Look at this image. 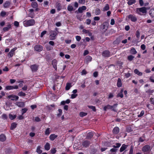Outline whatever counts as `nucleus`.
Listing matches in <instances>:
<instances>
[{"mask_svg":"<svg viewBox=\"0 0 154 154\" xmlns=\"http://www.w3.org/2000/svg\"><path fill=\"white\" fill-rule=\"evenodd\" d=\"M147 8L145 7L137 8L136 12L137 14L141 16L145 15L147 13Z\"/></svg>","mask_w":154,"mask_h":154,"instance_id":"f257e3e1","label":"nucleus"},{"mask_svg":"<svg viewBox=\"0 0 154 154\" xmlns=\"http://www.w3.org/2000/svg\"><path fill=\"white\" fill-rule=\"evenodd\" d=\"M35 23V21L34 19H31L27 20H26L23 22V24L25 27L34 25Z\"/></svg>","mask_w":154,"mask_h":154,"instance_id":"f03ea898","label":"nucleus"},{"mask_svg":"<svg viewBox=\"0 0 154 154\" xmlns=\"http://www.w3.org/2000/svg\"><path fill=\"white\" fill-rule=\"evenodd\" d=\"M117 104H114L113 106H111L108 105L107 106H105L103 108V109L104 111H106L107 109H111L113 111L116 112V108Z\"/></svg>","mask_w":154,"mask_h":154,"instance_id":"7ed1b4c3","label":"nucleus"},{"mask_svg":"<svg viewBox=\"0 0 154 154\" xmlns=\"http://www.w3.org/2000/svg\"><path fill=\"white\" fill-rule=\"evenodd\" d=\"M57 34V33L56 31L53 30L51 31L50 32V35L49 36L50 40H54L55 39Z\"/></svg>","mask_w":154,"mask_h":154,"instance_id":"20e7f679","label":"nucleus"},{"mask_svg":"<svg viewBox=\"0 0 154 154\" xmlns=\"http://www.w3.org/2000/svg\"><path fill=\"white\" fill-rule=\"evenodd\" d=\"M87 9L86 7L85 6H82V7H79L78 9L76 11L75 13L77 14L78 13H82L85 10H86Z\"/></svg>","mask_w":154,"mask_h":154,"instance_id":"39448f33","label":"nucleus"},{"mask_svg":"<svg viewBox=\"0 0 154 154\" xmlns=\"http://www.w3.org/2000/svg\"><path fill=\"white\" fill-rule=\"evenodd\" d=\"M127 17L133 22H135L137 20V17L133 15L130 14Z\"/></svg>","mask_w":154,"mask_h":154,"instance_id":"423d86ee","label":"nucleus"},{"mask_svg":"<svg viewBox=\"0 0 154 154\" xmlns=\"http://www.w3.org/2000/svg\"><path fill=\"white\" fill-rule=\"evenodd\" d=\"M34 48L35 51L39 52L42 50L43 47L40 45H37L35 46Z\"/></svg>","mask_w":154,"mask_h":154,"instance_id":"0eeeda50","label":"nucleus"},{"mask_svg":"<svg viewBox=\"0 0 154 154\" xmlns=\"http://www.w3.org/2000/svg\"><path fill=\"white\" fill-rule=\"evenodd\" d=\"M109 26V23L107 22H105L100 26V27L102 29H105L104 32H105L107 30Z\"/></svg>","mask_w":154,"mask_h":154,"instance_id":"6e6552de","label":"nucleus"},{"mask_svg":"<svg viewBox=\"0 0 154 154\" xmlns=\"http://www.w3.org/2000/svg\"><path fill=\"white\" fill-rule=\"evenodd\" d=\"M151 149L150 146L148 145H146L142 148V151L144 152H146L149 151Z\"/></svg>","mask_w":154,"mask_h":154,"instance_id":"1a4fd4ad","label":"nucleus"},{"mask_svg":"<svg viewBox=\"0 0 154 154\" xmlns=\"http://www.w3.org/2000/svg\"><path fill=\"white\" fill-rule=\"evenodd\" d=\"M8 98L12 100H17L19 99V97L15 95H11L8 96Z\"/></svg>","mask_w":154,"mask_h":154,"instance_id":"9d476101","label":"nucleus"},{"mask_svg":"<svg viewBox=\"0 0 154 154\" xmlns=\"http://www.w3.org/2000/svg\"><path fill=\"white\" fill-rule=\"evenodd\" d=\"M17 49V48H14L11 49L8 54V56L10 57H12L15 51Z\"/></svg>","mask_w":154,"mask_h":154,"instance_id":"9b49d317","label":"nucleus"},{"mask_svg":"<svg viewBox=\"0 0 154 154\" xmlns=\"http://www.w3.org/2000/svg\"><path fill=\"white\" fill-rule=\"evenodd\" d=\"M102 55L104 57H108L110 56V53L109 51H104L102 53Z\"/></svg>","mask_w":154,"mask_h":154,"instance_id":"f8f14e48","label":"nucleus"},{"mask_svg":"<svg viewBox=\"0 0 154 154\" xmlns=\"http://www.w3.org/2000/svg\"><path fill=\"white\" fill-rule=\"evenodd\" d=\"M57 61L56 59L53 60L52 61V64L55 70H57Z\"/></svg>","mask_w":154,"mask_h":154,"instance_id":"ddd939ff","label":"nucleus"},{"mask_svg":"<svg viewBox=\"0 0 154 154\" xmlns=\"http://www.w3.org/2000/svg\"><path fill=\"white\" fill-rule=\"evenodd\" d=\"M11 27L12 25L11 24H8L7 26L3 28V30L5 32L8 31L11 28Z\"/></svg>","mask_w":154,"mask_h":154,"instance_id":"4468645a","label":"nucleus"},{"mask_svg":"<svg viewBox=\"0 0 154 154\" xmlns=\"http://www.w3.org/2000/svg\"><path fill=\"white\" fill-rule=\"evenodd\" d=\"M38 66L36 64L32 65L30 66V68L32 71L35 72L38 70Z\"/></svg>","mask_w":154,"mask_h":154,"instance_id":"2eb2a0df","label":"nucleus"},{"mask_svg":"<svg viewBox=\"0 0 154 154\" xmlns=\"http://www.w3.org/2000/svg\"><path fill=\"white\" fill-rule=\"evenodd\" d=\"M15 104L19 107H23L25 106L24 103L22 102H17Z\"/></svg>","mask_w":154,"mask_h":154,"instance_id":"dca6fc26","label":"nucleus"},{"mask_svg":"<svg viewBox=\"0 0 154 154\" xmlns=\"http://www.w3.org/2000/svg\"><path fill=\"white\" fill-rule=\"evenodd\" d=\"M128 145L123 144L120 148V152H122L125 150L128 147Z\"/></svg>","mask_w":154,"mask_h":154,"instance_id":"f3484780","label":"nucleus"},{"mask_svg":"<svg viewBox=\"0 0 154 154\" xmlns=\"http://www.w3.org/2000/svg\"><path fill=\"white\" fill-rule=\"evenodd\" d=\"M67 9L69 11H75V9L73 8L72 5L71 4H70L68 5Z\"/></svg>","mask_w":154,"mask_h":154,"instance_id":"a211bd4d","label":"nucleus"},{"mask_svg":"<svg viewBox=\"0 0 154 154\" xmlns=\"http://www.w3.org/2000/svg\"><path fill=\"white\" fill-rule=\"evenodd\" d=\"M119 131V127H115L112 130V132L114 134H117Z\"/></svg>","mask_w":154,"mask_h":154,"instance_id":"6ab92c4d","label":"nucleus"},{"mask_svg":"<svg viewBox=\"0 0 154 154\" xmlns=\"http://www.w3.org/2000/svg\"><path fill=\"white\" fill-rule=\"evenodd\" d=\"M58 136L55 135V134H52L50 135L49 136L50 139L51 140L53 141Z\"/></svg>","mask_w":154,"mask_h":154,"instance_id":"aec40b11","label":"nucleus"},{"mask_svg":"<svg viewBox=\"0 0 154 154\" xmlns=\"http://www.w3.org/2000/svg\"><path fill=\"white\" fill-rule=\"evenodd\" d=\"M90 144V142L88 140H85L82 143V145L84 147H86L88 146Z\"/></svg>","mask_w":154,"mask_h":154,"instance_id":"412c9836","label":"nucleus"},{"mask_svg":"<svg viewBox=\"0 0 154 154\" xmlns=\"http://www.w3.org/2000/svg\"><path fill=\"white\" fill-rule=\"evenodd\" d=\"M6 138L5 136L3 134H2L0 135V141L2 142H4L6 140Z\"/></svg>","mask_w":154,"mask_h":154,"instance_id":"4be33fe9","label":"nucleus"},{"mask_svg":"<svg viewBox=\"0 0 154 154\" xmlns=\"http://www.w3.org/2000/svg\"><path fill=\"white\" fill-rule=\"evenodd\" d=\"M94 133L92 132H89L87 134L86 138L88 139H91L93 136Z\"/></svg>","mask_w":154,"mask_h":154,"instance_id":"5701e85b","label":"nucleus"},{"mask_svg":"<svg viewBox=\"0 0 154 154\" xmlns=\"http://www.w3.org/2000/svg\"><path fill=\"white\" fill-rule=\"evenodd\" d=\"M92 60V57L89 56H87L85 58V61L86 63L87 64H88V63L89 62L91 61Z\"/></svg>","mask_w":154,"mask_h":154,"instance_id":"b1692460","label":"nucleus"},{"mask_svg":"<svg viewBox=\"0 0 154 154\" xmlns=\"http://www.w3.org/2000/svg\"><path fill=\"white\" fill-rule=\"evenodd\" d=\"M51 132V129L50 128H47L45 132V135L48 136Z\"/></svg>","mask_w":154,"mask_h":154,"instance_id":"393cba45","label":"nucleus"},{"mask_svg":"<svg viewBox=\"0 0 154 154\" xmlns=\"http://www.w3.org/2000/svg\"><path fill=\"white\" fill-rule=\"evenodd\" d=\"M45 149L46 150H49L50 148V145L48 143H47L44 146Z\"/></svg>","mask_w":154,"mask_h":154,"instance_id":"a878e982","label":"nucleus"},{"mask_svg":"<svg viewBox=\"0 0 154 154\" xmlns=\"http://www.w3.org/2000/svg\"><path fill=\"white\" fill-rule=\"evenodd\" d=\"M117 85L118 87H120L122 86V81L120 78L118 79Z\"/></svg>","mask_w":154,"mask_h":154,"instance_id":"bb28decb","label":"nucleus"},{"mask_svg":"<svg viewBox=\"0 0 154 154\" xmlns=\"http://www.w3.org/2000/svg\"><path fill=\"white\" fill-rule=\"evenodd\" d=\"M11 2L9 1H6L4 4V7L5 8H8L10 5Z\"/></svg>","mask_w":154,"mask_h":154,"instance_id":"cd10ccee","label":"nucleus"},{"mask_svg":"<svg viewBox=\"0 0 154 154\" xmlns=\"http://www.w3.org/2000/svg\"><path fill=\"white\" fill-rule=\"evenodd\" d=\"M134 72L135 74L140 76H142L143 75V73L141 72H140L137 69H134Z\"/></svg>","mask_w":154,"mask_h":154,"instance_id":"c85d7f7f","label":"nucleus"},{"mask_svg":"<svg viewBox=\"0 0 154 154\" xmlns=\"http://www.w3.org/2000/svg\"><path fill=\"white\" fill-rule=\"evenodd\" d=\"M150 15L152 17H154V8L151 9L149 11Z\"/></svg>","mask_w":154,"mask_h":154,"instance_id":"c756f323","label":"nucleus"},{"mask_svg":"<svg viewBox=\"0 0 154 154\" xmlns=\"http://www.w3.org/2000/svg\"><path fill=\"white\" fill-rule=\"evenodd\" d=\"M32 7L33 8H36L38 7V5L36 2H33L31 4Z\"/></svg>","mask_w":154,"mask_h":154,"instance_id":"7c9ffc66","label":"nucleus"},{"mask_svg":"<svg viewBox=\"0 0 154 154\" xmlns=\"http://www.w3.org/2000/svg\"><path fill=\"white\" fill-rule=\"evenodd\" d=\"M131 54H135L137 53V51L134 48H132L130 50Z\"/></svg>","mask_w":154,"mask_h":154,"instance_id":"2f4dec72","label":"nucleus"},{"mask_svg":"<svg viewBox=\"0 0 154 154\" xmlns=\"http://www.w3.org/2000/svg\"><path fill=\"white\" fill-rule=\"evenodd\" d=\"M127 4L129 5H131L136 2L135 0H128Z\"/></svg>","mask_w":154,"mask_h":154,"instance_id":"473e14b6","label":"nucleus"},{"mask_svg":"<svg viewBox=\"0 0 154 154\" xmlns=\"http://www.w3.org/2000/svg\"><path fill=\"white\" fill-rule=\"evenodd\" d=\"M17 125V124L15 122L12 123L11 126V129L13 130L15 129Z\"/></svg>","mask_w":154,"mask_h":154,"instance_id":"72a5a7b5","label":"nucleus"},{"mask_svg":"<svg viewBox=\"0 0 154 154\" xmlns=\"http://www.w3.org/2000/svg\"><path fill=\"white\" fill-rule=\"evenodd\" d=\"M109 5L108 4H106L105 6L104 7L103 9V11H105L108 10L109 9Z\"/></svg>","mask_w":154,"mask_h":154,"instance_id":"f704fd0d","label":"nucleus"},{"mask_svg":"<svg viewBox=\"0 0 154 154\" xmlns=\"http://www.w3.org/2000/svg\"><path fill=\"white\" fill-rule=\"evenodd\" d=\"M72 87V85H71V84L70 83H67L66 84V90H69L70 88Z\"/></svg>","mask_w":154,"mask_h":154,"instance_id":"c9c22d12","label":"nucleus"},{"mask_svg":"<svg viewBox=\"0 0 154 154\" xmlns=\"http://www.w3.org/2000/svg\"><path fill=\"white\" fill-rule=\"evenodd\" d=\"M41 147L40 146H38L36 149L37 152L39 154H41L42 152V151L41 149Z\"/></svg>","mask_w":154,"mask_h":154,"instance_id":"e433bc0d","label":"nucleus"},{"mask_svg":"<svg viewBox=\"0 0 154 154\" xmlns=\"http://www.w3.org/2000/svg\"><path fill=\"white\" fill-rule=\"evenodd\" d=\"M13 86L11 85H8L6 86L5 89L6 90H9L13 89Z\"/></svg>","mask_w":154,"mask_h":154,"instance_id":"4c0bfd02","label":"nucleus"},{"mask_svg":"<svg viewBox=\"0 0 154 154\" xmlns=\"http://www.w3.org/2000/svg\"><path fill=\"white\" fill-rule=\"evenodd\" d=\"M16 115H12L11 114H10L9 115V118L11 120H13L15 119L16 117Z\"/></svg>","mask_w":154,"mask_h":154,"instance_id":"58836bf2","label":"nucleus"},{"mask_svg":"<svg viewBox=\"0 0 154 154\" xmlns=\"http://www.w3.org/2000/svg\"><path fill=\"white\" fill-rule=\"evenodd\" d=\"M121 146V144L120 143H117L115 144V145H113L112 146L113 148H115L116 149H118Z\"/></svg>","mask_w":154,"mask_h":154,"instance_id":"ea45409f","label":"nucleus"},{"mask_svg":"<svg viewBox=\"0 0 154 154\" xmlns=\"http://www.w3.org/2000/svg\"><path fill=\"white\" fill-rule=\"evenodd\" d=\"M88 107L89 108L92 109L95 112L96 111V109L95 106H88Z\"/></svg>","mask_w":154,"mask_h":154,"instance_id":"a19ab883","label":"nucleus"},{"mask_svg":"<svg viewBox=\"0 0 154 154\" xmlns=\"http://www.w3.org/2000/svg\"><path fill=\"white\" fill-rule=\"evenodd\" d=\"M18 96H20L24 97L25 96L26 94L25 93H24L22 91H21L18 93Z\"/></svg>","mask_w":154,"mask_h":154,"instance_id":"79ce46f5","label":"nucleus"},{"mask_svg":"<svg viewBox=\"0 0 154 154\" xmlns=\"http://www.w3.org/2000/svg\"><path fill=\"white\" fill-rule=\"evenodd\" d=\"M118 150V149L115 148H112L111 149L110 151L111 152L114 153H116Z\"/></svg>","mask_w":154,"mask_h":154,"instance_id":"37998d69","label":"nucleus"},{"mask_svg":"<svg viewBox=\"0 0 154 154\" xmlns=\"http://www.w3.org/2000/svg\"><path fill=\"white\" fill-rule=\"evenodd\" d=\"M134 57L132 55H130L128 57V59L129 61L132 60Z\"/></svg>","mask_w":154,"mask_h":154,"instance_id":"c03bdc74","label":"nucleus"},{"mask_svg":"<svg viewBox=\"0 0 154 154\" xmlns=\"http://www.w3.org/2000/svg\"><path fill=\"white\" fill-rule=\"evenodd\" d=\"M87 115V113L83 112H80L79 113V115L81 117H83L84 116H86Z\"/></svg>","mask_w":154,"mask_h":154,"instance_id":"a18cd8bd","label":"nucleus"},{"mask_svg":"<svg viewBox=\"0 0 154 154\" xmlns=\"http://www.w3.org/2000/svg\"><path fill=\"white\" fill-rule=\"evenodd\" d=\"M100 13V11L99 9H97L95 11V14L96 15H99Z\"/></svg>","mask_w":154,"mask_h":154,"instance_id":"49530a36","label":"nucleus"},{"mask_svg":"<svg viewBox=\"0 0 154 154\" xmlns=\"http://www.w3.org/2000/svg\"><path fill=\"white\" fill-rule=\"evenodd\" d=\"M59 113L57 114V116L58 117H60L62 113V110L61 109H59L58 110Z\"/></svg>","mask_w":154,"mask_h":154,"instance_id":"de8ad7c7","label":"nucleus"},{"mask_svg":"<svg viewBox=\"0 0 154 154\" xmlns=\"http://www.w3.org/2000/svg\"><path fill=\"white\" fill-rule=\"evenodd\" d=\"M154 92V90H151L150 89H149L148 90H147L146 92L149 94H152Z\"/></svg>","mask_w":154,"mask_h":154,"instance_id":"09e8293b","label":"nucleus"},{"mask_svg":"<svg viewBox=\"0 0 154 154\" xmlns=\"http://www.w3.org/2000/svg\"><path fill=\"white\" fill-rule=\"evenodd\" d=\"M46 48L47 50L48 51H50L52 49V48L50 45H46Z\"/></svg>","mask_w":154,"mask_h":154,"instance_id":"8fccbe9b","label":"nucleus"},{"mask_svg":"<svg viewBox=\"0 0 154 154\" xmlns=\"http://www.w3.org/2000/svg\"><path fill=\"white\" fill-rule=\"evenodd\" d=\"M144 111L143 110H142L141 111L140 114L138 115L137 116L138 117H142L144 115Z\"/></svg>","mask_w":154,"mask_h":154,"instance_id":"3c124183","label":"nucleus"},{"mask_svg":"<svg viewBox=\"0 0 154 154\" xmlns=\"http://www.w3.org/2000/svg\"><path fill=\"white\" fill-rule=\"evenodd\" d=\"M27 110L28 109L27 108H24L22 109V114L23 115L24 113H26Z\"/></svg>","mask_w":154,"mask_h":154,"instance_id":"603ef678","label":"nucleus"},{"mask_svg":"<svg viewBox=\"0 0 154 154\" xmlns=\"http://www.w3.org/2000/svg\"><path fill=\"white\" fill-rule=\"evenodd\" d=\"M136 35L137 38H139L140 36V32L138 30H137L136 32Z\"/></svg>","mask_w":154,"mask_h":154,"instance_id":"864d4df0","label":"nucleus"},{"mask_svg":"<svg viewBox=\"0 0 154 154\" xmlns=\"http://www.w3.org/2000/svg\"><path fill=\"white\" fill-rule=\"evenodd\" d=\"M7 117V115L5 114H3L2 116V118L3 119H6Z\"/></svg>","mask_w":154,"mask_h":154,"instance_id":"5fc2aeb1","label":"nucleus"},{"mask_svg":"<svg viewBox=\"0 0 154 154\" xmlns=\"http://www.w3.org/2000/svg\"><path fill=\"white\" fill-rule=\"evenodd\" d=\"M14 25L15 26L18 27L19 25V23L17 21H15L14 23Z\"/></svg>","mask_w":154,"mask_h":154,"instance_id":"6e6d98bb","label":"nucleus"},{"mask_svg":"<svg viewBox=\"0 0 154 154\" xmlns=\"http://www.w3.org/2000/svg\"><path fill=\"white\" fill-rule=\"evenodd\" d=\"M133 154V147L132 146H131L129 151V154Z\"/></svg>","mask_w":154,"mask_h":154,"instance_id":"4d7b16f0","label":"nucleus"},{"mask_svg":"<svg viewBox=\"0 0 154 154\" xmlns=\"http://www.w3.org/2000/svg\"><path fill=\"white\" fill-rule=\"evenodd\" d=\"M77 94H72L71 95V99H74L77 96Z\"/></svg>","mask_w":154,"mask_h":154,"instance_id":"13d9d810","label":"nucleus"},{"mask_svg":"<svg viewBox=\"0 0 154 154\" xmlns=\"http://www.w3.org/2000/svg\"><path fill=\"white\" fill-rule=\"evenodd\" d=\"M75 38L76 40L78 42L81 39V37L79 35L76 36L75 37Z\"/></svg>","mask_w":154,"mask_h":154,"instance_id":"bf43d9fd","label":"nucleus"},{"mask_svg":"<svg viewBox=\"0 0 154 154\" xmlns=\"http://www.w3.org/2000/svg\"><path fill=\"white\" fill-rule=\"evenodd\" d=\"M125 76L127 78H128L131 76V74L129 73H125Z\"/></svg>","mask_w":154,"mask_h":154,"instance_id":"052dcab7","label":"nucleus"},{"mask_svg":"<svg viewBox=\"0 0 154 154\" xmlns=\"http://www.w3.org/2000/svg\"><path fill=\"white\" fill-rule=\"evenodd\" d=\"M82 15H80L79 14V13L78 14H77V15H76V17L77 18L80 20H81V17H82Z\"/></svg>","mask_w":154,"mask_h":154,"instance_id":"680f3d73","label":"nucleus"},{"mask_svg":"<svg viewBox=\"0 0 154 154\" xmlns=\"http://www.w3.org/2000/svg\"><path fill=\"white\" fill-rule=\"evenodd\" d=\"M81 73L82 75H85L87 73L85 69H83Z\"/></svg>","mask_w":154,"mask_h":154,"instance_id":"e2e57ef3","label":"nucleus"},{"mask_svg":"<svg viewBox=\"0 0 154 154\" xmlns=\"http://www.w3.org/2000/svg\"><path fill=\"white\" fill-rule=\"evenodd\" d=\"M6 14V12L5 11H2L1 13V15L2 17H4Z\"/></svg>","mask_w":154,"mask_h":154,"instance_id":"0e129e2a","label":"nucleus"},{"mask_svg":"<svg viewBox=\"0 0 154 154\" xmlns=\"http://www.w3.org/2000/svg\"><path fill=\"white\" fill-rule=\"evenodd\" d=\"M79 3L83 5L85 3V0H79Z\"/></svg>","mask_w":154,"mask_h":154,"instance_id":"69168bd1","label":"nucleus"},{"mask_svg":"<svg viewBox=\"0 0 154 154\" xmlns=\"http://www.w3.org/2000/svg\"><path fill=\"white\" fill-rule=\"evenodd\" d=\"M118 97H120L121 98H122L123 97V94L122 93V91L121 92L119 93V94L117 95Z\"/></svg>","mask_w":154,"mask_h":154,"instance_id":"338daca9","label":"nucleus"},{"mask_svg":"<svg viewBox=\"0 0 154 154\" xmlns=\"http://www.w3.org/2000/svg\"><path fill=\"white\" fill-rule=\"evenodd\" d=\"M46 32H47L46 31H44L42 32L41 34V37H42L46 33Z\"/></svg>","mask_w":154,"mask_h":154,"instance_id":"774afa93","label":"nucleus"}]
</instances>
